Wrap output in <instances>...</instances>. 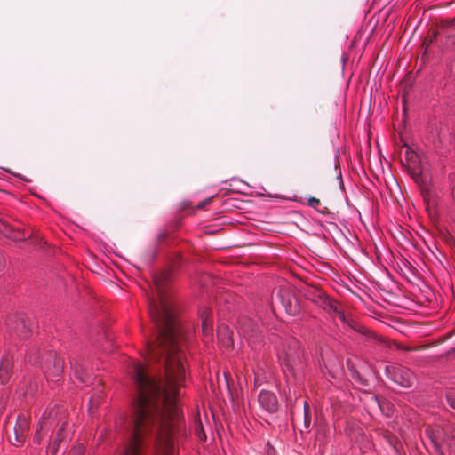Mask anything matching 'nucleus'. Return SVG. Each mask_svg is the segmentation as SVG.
<instances>
[{
	"label": "nucleus",
	"instance_id": "nucleus-1",
	"mask_svg": "<svg viewBox=\"0 0 455 455\" xmlns=\"http://www.w3.org/2000/svg\"><path fill=\"white\" fill-rule=\"evenodd\" d=\"M180 252L170 257L169 266L153 274L158 302L149 301L148 312L155 332L147 342L148 359L164 367V379L151 377L142 363L131 372L134 395L129 438H176L186 435L183 411L179 405L180 389L185 382V368L176 357L180 338L176 305L169 292L174 274L182 263Z\"/></svg>",
	"mask_w": 455,
	"mask_h": 455
},
{
	"label": "nucleus",
	"instance_id": "nucleus-2",
	"mask_svg": "<svg viewBox=\"0 0 455 455\" xmlns=\"http://www.w3.org/2000/svg\"><path fill=\"white\" fill-rule=\"evenodd\" d=\"M305 357V351L298 339L290 337L282 341L277 358L287 382L291 379L297 380L303 374Z\"/></svg>",
	"mask_w": 455,
	"mask_h": 455
},
{
	"label": "nucleus",
	"instance_id": "nucleus-3",
	"mask_svg": "<svg viewBox=\"0 0 455 455\" xmlns=\"http://www.w3.org/2000/svg\"><path fill=\"white\" fill-rule=\"evenodd\" d=\"M425 435L433 455H455V430L451 427L427 426Z\"/></svg>",
	"mask_w": 455,
	"mask_h": 455
},
{
	"label": "nucleus",
	"instance_id": "nucleus-4",
	"mask_svg": "<svg viewBox=\"0 0 455 455\" xmlns=\"http://www.w3.org/2000/svg\"><path fill=\"white\" fill-rule=\"evenodd\" d=\"M52 409L59 411L58 421L53 425L57 429L52 431L47 448L50 450L51 455H58L60 445L64 443L68 446L70 441L67 431L68 421L64 410L58 406H54Z\"/></svg>",
	"mask_w": 455,
	"mask_h": 455
},
{
	"label": "nucleus",
	"instance_id": "nucleus-5",
	"mask_svg": "<svg viewBox=\"0 0 455 455\" xmlns=\"http://www.w3.org/2000/svg\"><path fill=\"white\" fill-rule=\"evenodd\" d=\"M42 370L48 381L59 383L64 371V361L55 351H46L42 355Z\"/></svg>",
	"mask_w": 455,
	"mask_h": 455
},
{
	"label": "nucleus",
	"instance_id": "nucleus-6",
	"mask_svg": "<svg viewBox=\"0 0 455 455\" xmlns=\"http://www.w3.org/2000/svg\"><path fill=\"white\" fill-rule=\"evenodd\" d=\"M12 223L9 219L0 216V233L5 237L13 241H26L32 239V232L26 229L22 225L13 220Z\"/></svg>",
	"mask_w": 455,
	"mask_h": 455
},
{
	"label": "nucleus",
	"instance_id": "nucleus-7",
	"mask_svg": "<svg viewBox=\"0 0 455 455\" xmlns=\"http://www.w3.org/2000/svg\"><path fill=\"white\" fill-rule=\"evenodd\" d=\"M277 298L289 315L296 316L300 314L301 299L294 290L290 287H282L277 292Z\"/></svg>",
	"mask_w": 455,
	"mask_h": 455
},
{
	"label": "nucleus",
	"instance_id": "nucleus-8",
	"mask_svg": "<svg viewBox=\"0 0 455 455\" xmlns=\"http://www.w3.org/2000/svg\"><path fill=\"white\" fill-rule=\"evenodd\" d=\"M386 376L394 383L403 387H411L412 386L411 371L398 364H389L385 368Z\"/></svg>",
	"mask_w": 455,
	"mask_h": 455
},
{
	"label": "nucleus",
	"instance_id": "nucleus-9",
	"mask_svg": "<svg viewBox=\"0 0 455 455\" xmlns=\"http://www.w3.org/2000/svg\"><path fill=\"white\" fill-rule=\"evenodd\" d=\"M59 411L51 409L49 411H45L40 418L33 436V442L36 444H41L44 439L42 431L51 429L53 425L58 421Z\"/></svg>",
	"mask_w": 455,
	"mask_h": 455
},
{
	"label": "nucleus",
	"instance_id": "nucleus-10",
	"mask_svg": "<svg viewBox=\"0 0 455 455\" xmlns=\"http://www.w3.org/2000/svg\"><path fill=\"white\" fill-rule=\"evenodd\" d=\"M14 370V355L10 348L4 350L0 358V384L7 385L12 375Z\"/></svg>",
	"mask_w": 455,
	"mask_h": 455
},
{
	"label": "nucleus",
	"instance_id": "nucleus-11",
	"mask_svg": "<svg viewBox=\"0 0 455 455\" xmlns=\"http://www.w3.org/2000/svg\"><path fill=\"white\" fill-rule=\"evenodd\" d=\"M258 403L260 408L268 414H275L279 411V400L273 391L260 390L258 394Z\"/></svg>",
	"mask_w": 455,
	"mask_h": 455
},
{
	"label": "nucleus",
	"instance_id": "nucleus-12",
	"mask_svg": "<svg viewBox=\"0 0 455 455\" xmlns=\"http://www.w3.org/2000/svg\"><path fill=\"white\" fill-rule=\"evenodd\" d=\"M13 430L16 443L11 441V443L17 447L21 446L25 443L29 430V421L25 413L18 414Z\"/></svg>",
	"mask_w": 455,
	"mask_h": 455
},
{
	"label": "nucleus",
	"instance_id": "nucleus-13",
	"mask_svg": "<svg viewBox=\"0 0 455 455\" xmlns=\"http://www.w3.org/2000/svg\"><path fill=\"white\" fill-rule=\"evenodd\" d=\"M92 344L103 351L114 350V342L110 331L105 326H99L97 337H92Z\"/></svg>",
	"mask_w": 455,
	"mask_h": 455
},
{
	"label": "nucleus",
	"instance_id": "nucleus-14",
	"mask_svg": "<svg viewBox=\"0 0 455 455\" xmlns=\"http://www.w3.org/2000/svg\"><path fill=\"white\" fill-rule=\"evenodd\" d=\"M236 324L239 331L246 338L255 337L259 332L257 322L245 315L237 317Z\"/></svg>",
	"mask_w": 455,
	"mask_h": 455
},
{
	"label": "nucleus",
	"instance_id": "nucleus-15",
	"mask_svg": "<svg viewBox=\"0 0 455 455\" xmlns=\"http://www.w3.org/2000/svg\"><path fill=\"white\" fill-rule=\"evenodd\" d=\"M217 339L218 342L225 348H232L234 347L233 331L225 323L218 326Z\"/></svg>",
	"mask_w": 455,
	"mask_h": 455
},
{
	"label": "nucleus",
	"instance_id": "nucleus-16",
	"mask_svg": "<svg viewBox=\"0 0 455 455\" xmlns=\"http://www.w3.org/2000/svg\"><path fill=\"white\" fill-rule=\"evenodd\" d=\"M13 335L20 339H28L32 335V330L28 321L23 317H18L12 329Z\"/></svg>",
	"mask_w": 455,
	"mask_h": 455
},
{
	"label": "nucleus",
	"instance_id": "nucleus-17",
	"mask_svg": "<svg viewBox=\"0 0 455 455\" xmlns=\"http://www.w3.org/2000/svg\"><path fill=\"white\" fill-rule=\"evenodd\" d=\"M202 322V331L204 334H209L213 330L212 311L210 307H201L198 312Z\"/></svg>",
	"mask_w": 455,
	"mask_h": 455
},
{
	"label": "nucleus",
	"instance_id": "nucleus-18",
	"mask_svg": "<svg viewBox=\"0 0 455 455\" xmlns=\"http://www.w3.org/2000/svg\"><path fill=\"white\" fill-rule=\"evenodd\" d=\"M346 366L347 371H349V374L352 378V379L363 386V387H368L370 385L368 379L360 372V371L355 367V363L352 359L347 358L346 360Z\"/></svg>",
	"mask_w": 455,
	"mask_h": 455
},
{
	"label": "nucleus",
	"instance_id": "nucleus-19",
	"mask_svg": "<svg viewBox=\"0 0 455 455\" xmlns=\"http://www.w3.org/2000/svg\"><path fill=\"white\" fill-rule=\"evenodd\" d=\"M326 292L316 286L309 285L304 289V297L306 299L312 301L315 305H319Z\"/></svg>",
	"mask_w": 455,
	"mask_h": 455
},
{
	"label": "nucleus",
	"instance_id": "nucleus-20",
	"mask_svg": "<svg viewBox=\"0 0 455 455\" xmlns=\"http://www.w3.org/2000/svg\"><path fill=\"white\" fill-rule=\"evenodd\" d=\"M71 366L74 371V376L77 380L84 384L90 381L91 375L82 363L78 361L71 362Z\"/></svg>",
	"mask_w": 455,
	"mask_h": 455
},
{
	"label": "nucleus",
	"instance_id": "nucleus-21",
	"mask_svg": "<svg viewBox=\"0 0 455 455\" xmlns=\"http://www.w3.org/2000/svg\"><path fill=\"white\" fill-rule=\"evenodd\" d=\"M318 306L326 311L330 315H334V313L338 312L339 302L334 298L326 293Z\"/></svg>",
	"mask_w": 455,
	"mask_h": 455
},
{
	"label": "nucleus",
	"instance_id": "nucleus-22",
	"mask_svg": "<svg viewBox=\"0 0 455 455\" xmlns=\"http://www.w3.org/2000/svg\"><path fill=\"white\" fill-rule=\"evenodd\" d=\"M375 400L378 403L379 408L384 415L387 417H392L395 411L394 404L386 397L376 395Z\"/></svg>",
	"mask_w": 455,
	"mask_h": 455
},
{
	"label": "nucleus",
	"instance_id": "nucleus-23",
	"mask_svg": "<svg viewBox=\"0 0 455 455\" xmlns=\"http://www.w3.org/2000/svg\"><path fill=\"white\" fill-rule=\"evenodd\" d=\"M403 166L407 170L411 179L417 183V185L423 183L426 180L423 178V168L411 167L409 164H405L402 162Z\"/></svg>",
	"mask_w": 455,
	"mask_h": 455
},
{
	"label": "nucleus",
	"instance_id": "nucleus-24",
	"mask_svg": "<svg viewBox=\"0 0 455 455\" xmlns=\"http://www.w3.org/2000/svg\"><path fill=\"white\" fill-rule=\"evenodd\" d=\"M403 166L407 170L411 179L417 183V185L423 183L426 180L423 178V168L411 167L409 164H405L402 162Z\"/></svg>",
	"mask_w": 455,
	"mask_h": 455
},
{
	"label": "nucleus",
	"instance_id": "nucleus-25",
	"mask_svg": "<svg viewBox=\"0 0 455 455\" xmlns=\"http://www.w3.org/2000/svg\"><path fill=\"white\" fill-rule=\"evenodd\" d=\"M440 28L445 31L446 36L451 40V43L455 45V20L442 21Z\"/></svg>",
	"mask_w": 455,
	"mask_h": 455
},
{
	"label": "nucleus",
	"instance_id": "nucleus-26",
	"mask_svg": "<svg viewBox=\"0 0 455 455\" xmlns=\"http://www.w3.org/2000/svg\"><path fill=\"white\" fill-rule=\"evenodd\" d=\"M408 116H393V127L394 130L398 133H403L407 128Z\"/></svg>",
	"mask_w": 455,
	"mask_h": 455
},
{
	"label": "nucleus",
	"instance_id": "nucleus-27",
	"mask_svg": "<svg viewBox=\"0 0 455 455\" xmlns=\"http://www.w3.org/2000/svg\"><path fill=\"white\" fill-rule=\"evenodd\" d=\"M419 188V190H420V195L421 196L423 197L424 199V202L425 204L429 206L430 204H435V201H432V191L431 189L429 188L427 181H423V183H420L418 185Z\"/></svg>",
	"mask_w": 455,
	"mask_h": 455
},
{
	"label": "nucleus",
	"instance_id": "nucleus-28",
	"mask_svg": "<svg viewBox=\"0 0 455 455\" xmlns=\"http://www.w3.org/2000/svg\"><path fill=\"white\" fill-rule=\"evenodd\" d=\"M348 326L355 330L356 332L361 333L364 336L372 337L375 336V333L369 330L367 327L360 324L358 322H356L354 319H351V322L349 323Z\"/></svg>",
	"mask_w": 455,
	"mask_h": 455
},
{
	"label": "nucleus",
	"instance_id": "nucleus-29",
	"mask_svg": "<svg viewBox=\"0 0 455 455\" xmlns=\"http://www.w3.org/2000/svg\"><path fill=\"white\" fill-rule=\"evenodd\" d=\"M307 205L316 210L321 214H328L329 209L326 206H322V203L318 198L309 197Z\"/></svg>",
	"mask_w": 455,
	"mask_h": 455
},
{
	"label": "nucleus",
	"instance_id": "nucleus-30",
	"mask_svg": "<svg viewBox=\"0 0 455 455\" xmlns=\"http://www.w3.org/2000/svg\"><path fill=\"white\" fill-rule=\"evenodd\" d=\"M384 439L387 441V443L392 446L395 450L398 449V446L401 445V442L399 438L389 430H387L383 434Z\"/></svg>",
	"mask_w": 455,
	"mask_h": 455
},
{
	"label": "nucleus",
	"instance_id": "nucleus-31",
	"mask_svg": "<svg viewBox=\"0 0 455 455\" xmlns=\"http://www.w3.org/2000/svg\"><path fill=\"white\" fill-rule=\"evenodd\" d=\"M444 398L449 407L455 411V387H446Z\"/></svg>",
	"mask_w": 455,
	"mask_h": 455
},
{
	"label": "nucleus",
	"instance_id": "nucleus-32",
	"mask_svg": "<svg viewBox=\"0 0 455 455\" xmlns=\"http://www.w3.org/2000/svg\"><path fill=\"white\" fill-rule=\"evenodd\" d=\"M173 237L169 231H162L157 235V243L161 245H170L173 243Z\"/></svg>",
	"mask_w": 455,
	"mask_h": 455
},
{
	"label": "nucleus",
	"instance_id": "nucleus-33",
	"mask_svg": "<svg viewBox=\"0 0 455 455\" xmlns=\"http://www.w3.org/2000/svg\"><path fill=\"white\" fill-rule=\"evenodd\" d=\"M304 427L306 430H309L310 428V426H311V419H312V415H311V409H310V405L309 403L305 401L304 402Z\"/></svg>",
	"mask_w": 455,
	"mask_h": 455
},
{
	"label": "nucleus",
	"instance_id": "nucleus-34",
	"mask_svg": "<svg viewBox=\"0 0 455 455\" xmlns=\"http://www.w3.org/2000/svg\"><path fill=\"white\" fill-rule=\"evenodd\" d=\"M85 445L84 443H77L70 449L68 455H85Z\"/></svg>",
	"mask_w": 455,
	"mask_h": 455
},
{
	"label": "nucleus",
	"instance_id": "nucleus-35",
	"mask_svg": "<svg viewBox=\"0 0 455 455\" xmlns=\"http://www.w3.org/2000/svg\"><path fill=\"white\" fill-rule=\"evenodd\" d=\"M438 35V32L434 30L430 31L427 36L425 37L422 46L425 47L427 50L428 46L435 40L436 36Z\"/></svg>",
	"mask_w": 455,
	"mask_h": 455
},
{
	"label": "nucleus",
	"instance_id": "nucleus-36",
	"mask_svg": "<svg viewBox=\"0 0 455 455\" xmlns=\"http://www.w3.org/2000/svg\"><path fill=\"white\" fill-rule=\"evenodd\" d=\"M403 147L406 148L404 156H405L406 162L408 164L409 161H411V158H413L414 155L417 152H415L407 142H403Z\"/></svg>",
	"mask_w": 455,
	"mask_h": 455
},
{
	"label": "nucleus",
	"instance_id": "nucleus-37",
	"mask_svg": "<svg viewBox=\"0 0 455 455\" xmlns=\"http://www.w3.org/2000/svg\"><path fill=\"white\" fill-rule=\"evenodd\" d=\"M407 164L411 165V167L423 168L420 156L418 153L414 155L413 158H411V160L409 161Z\"/></svg>",
	"mask_w": 455,
	"mask_h": 455
},
{
	"label": "nucleus",
	"instance_id": "nucleus-38",
	"mask_svg": "<svg viewBox=\"0 0 455 455\" xmlns=\"http://www.w3.org/2000/svg\"><path fill=\"white\" fill-rule=\"evenodd\" d=\"M334 315H337L339 317V319L344 323H347V325L349 324V323L351 322V319L352 318H348L345 312L343 310H341L339 307L338 308V312H335L334 313Z\"/></svg>",
	"mask_w": 455,
	"mask_h": 455
},
{
	"label": "nucleus",
	"instance_id": "nucleus-39",
	"mask_svg": "<svg viewBox=\"0 0 455 455\" xmlns=\"http://www.w3.org/2000/svg\"><path fill=\"white\" fill-rule=\"evenodd\" d=\"M216 196H217V195H213V196H209V197H207V198L204 199L202 202H200V203L197 204L196 208H197V209H204L207 205H209V204H211V202L212 201V199H213L214 197H216Z\"/></svg>",
	"mask_w": 455,
	"mask_h": 455
},
{
	"label": "nucleus",
	"instance_id": "nucleus-40",
	"mask_svg": "<svg viewBox=\"0 0 455 455\" xmlns=\"http://www.w3.org/2000/svg\"><path fill=\"white\" fill-rule=\"evenodd\" d=\"M196 431L197 436L199 437L200 440L206 441V434L204 430L202 423L199 424V426L196 427Z\"/></svg>",
	"mask_w": 455,
	"mask_h": 455
},
{
	"label": "nucleus",
	"instance_id": "nucleus-41",
	"mask_svg": "<svg viewBox=\"0 0 455 455\" xmlns=\"http://www.w3.org/2000/svg\"><path fill=\"white\" fill-rule=\"evenodd\" d=\"M5 266V259L4 257V254L2 251H0V271Z\"/></svg>",
	"mask_w": 455,
	"mask_h": 455
},
{
	"label": "nucleus",
	"instance_id": "nucleus-42",
	"mask_svg": "<svg viewBox=\"0 0 455 455\" xmlns=\"http://www.w3.org/2000/svg\"><path fill=\"white\" fill-rule=\"evenodd\" d=\"M224 376H225V379H226V382H227V387L229 391V393H231V389H230V386H229V378H230V375L228 372H224Z\"/></svg>",
	"mask_w": 455,
	"mask_h": 455
},
{
	"label": "nucleus",
	"instance_id": "nucleus-43",
	"mask_svg": "<svg viewBox=\"0 0 455 455\" xmlns=\"http://www.w3.org/2000/svg\"><path fill=\"white\" fill-rule=\"evenodd\" d=\"M450 69L451 72L455 75V58L451 62Z\"/></svg>",
	"mask_w": 455,
	"mask_h": 455
},
{
	"label": "nucleus",
	"instance_id": "nucleus-44",
	"mask_svg": "<svg viewBox=\"0 0 455 455\" xmlns=\"http://www.w3.org/2000/svg\"><path fill=\"white\" fill-rule=\"evenodd\" d=\"M399 140L402 143V146L403 145V142H407L403 137V133L399 134Z\"/></svg>",
	"mask_w": 455,
	"mask_h": 455
},
{
	"label": "nucleus",
	"instance_id": "nucleus-45",
	"mask_svg": "<svg viewBox=\"0 0 455 455\" xmlns=\"http://www.w3.org/2000/svg\"><path fill=\"white\" fill-rule=\"evenodd\" d=\"M452 239V247L455 248V239L453 237H451Z\"/></svg>",
	"mask_w": 455,
	"mask_h": 455
},
{
	"label": "nucleus",
	"instance_id": "nucleus-46",
	"mask_svg": "<svg viewBox=\"0 0 455 455\" xmlns=\"http://www.w3.org/2000/svg\"><path fill=\"white\" fill-rule=\"evenodd\" d=\"M403 103L404 104V102L403 101ZM403 112L406 113L407 112V108H405V106L403 105Z\"/></svg>",
	"mask_w": 455,
	"mask_h": 455
}]
</instances>
